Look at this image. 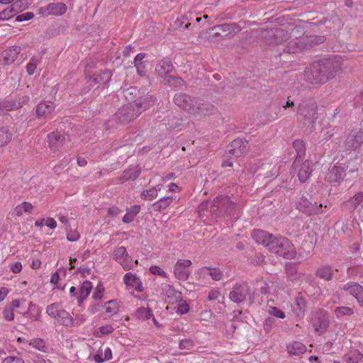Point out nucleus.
<instances>
[{"label":"nucleus","mask_w":363,"mask_h":363,"mask_svg":"<svg viewBox=\"0 0 363 363\" xmlns=\"http://www.w3.org/2000/svg\"><path fill=\"white\" fill-rule=\"evenodd\" d=\"M340 69L338 62L322 59L313 62L305 69L303 79L312 84H323L334 78Z\"/></svg>","instance_id":"1"},{"label":"nucleus","mask_w":363,"mask_h":363,"mask_svg":"<svg viewBox=\"0 0 363 363\" xmlns=\"http://www.w3.org/2000/svg\"><path fill=\"white\" fill-rule=\"evenodd\" d=\"M173 101L180 109L196 116H210L217 111V108L210 102L182 92L176 94Z\"/></svg>","instance_id":"2"},{"label":"nucleus","mask_w":363,"mask_h":363,"mask_svg":"<svg viewBox=\"0 0 363 363\" xmlns=\"http://www.w3.org/2000/svg\"><path fill=\"white\" fill-rule=\"evenodd\" d=\"M156 99L153 95L140 96L133 102L121 107L114 116L115 120L121 123L133 121L143 111L152 106Z\"/></svg>","instance_id":"3"},{"label":"nucleus","mask_w":363,"mask_h":363,"mask_svg":"<svg viewBox=\"0 0 363 363\" xmlns=\"http://www.w3.org/2000/svg\"><path fill=\"white\" fill-rule=\"evenodd\" d=\"M199 211L209 210L212 214L218 217H227L230 220H237L240 217L238 206L230 200L228 196H217L213 201H206L199 206Z\"/></svg>","instance_id":"4"},{"label":"nucleus","mask_w":363,"mask_h":363,"mask_svg":"<svg viewBox=\"0 0 363 363\" xmlns=\"http://www.w3.org/2000/svg\"><path fill=\"white\" fill-rule=\"evenodd\" d=\"M318 104L313 97H304L298 104L297 121L302 128L309 133L315 130V123L318 118Z\"/></svg>","instance_id":"5"},{"label":"nucleus","mask_w":363,"mask_h":363,"mask_svg":"<svg viewBox=\"0 0 363 363\" xmlns=\"http://www.w3.org/2000/svg\"><path fill=\"white\" fill-rule=\"evenodd\" d=\"M268 250L285 259H292L296 256L294 245L287 238L275 237L268 243Z\"/></svg>","instance_id":"6"},{"label":"nucleus","mask_w":363,"mask_h":363,"mask_svg":"<svg viewBox=\"0 0 363 363\" xmlns=\"http://www.w3.org/2000/svg\"><path fill=\"white\" fill-rule=\"evenodd\" d=\"M248 147L247 140L237 138L233 140L226 147L225 157H239L246 152Z\"/></svg>","instance_id":"7"},{"label":"nucleus","mask_w":363,"mask_h":363,"mask_svg":"<svg viewBox=\"0 0 363 363\" xmlns=\"http://www.w3.org/2000/svg\"><path fill=\"white\" fill-rule=\"evenodd\" d=\"M250 294V288L247 283L236 284L230 292V299L236 303L243 302Z\"/></svg>","instance_id":"8"},{"label":"nucleus","mask_w":363,"mask_h":363,"mask_svg":"<svg viewBox=\"0 0 363 363\" xmlns=\"http://www.w3.org/2000/svg\"><path fill=\"white\" fill-rule=\"evenodd\" d=\"M322 208V204L317 205L316 202L313 203L303 196L301 197L297 205V208L300 211L308 216L321 213L323 212Z\"/></svg>","instance_id":"9"},{"label":"nucleus","mask_w":363,"mask_h":363,"mask_svg":"<svg viewBox=\"0 0 363 363\" xmlns=\"http://www.w3.org/2000/svg\"><path fill=\"white\" fill-rule=\"evenodd\" d=\"M113 258L121 264L125 270H129L133 267V259L123 246L118 247L115 249Z\"/></svg>","instance_id":"10"},{"label":"nucleus","mask_w":363,"mask_h":363,"mask_svg":"<svg viewBox=\"0 0 363 363\" xmlns=\"http://www.w3.org/2000/svg\"><path fill=\"white\" fill-rule=\"evenodd\" d=\"M112 77V72L109 69L101 70L97 73H94L89 76L87 80L89 86H94V85H105L109 82Z\"/></svg>","instance_id":"11"},{"label":"nucleus","mask_w":363,"mask_h":363,"mask_svg":"<svg viewBox=\"0 0 363 363\" xmlns=\"http://www.w3.org/2000/svg\"><path fill=\"white\" fill-rule=\"evenodd\" d=\"M307 48V40L305 37L293 39L287 43L283 48L285 53H296Z\"/></svg>","instance_id":"12"},{"label":"nucleus","mask_w":363,"mask_h":363,"mask_svg":"<svg viewBox=\"0 0 363 363\" xmlns=\"http://www.w3.org/2000/svg\"><path fill=\"white\" fill-rule=\"evenodd\" d=\"M191 264L189 259H179L174 268L175 277L180 280H186L189 279L190 272L188 269Z\"/></svg>","instance_id":"13"},{"label":"nucleus","mask_w":363,"mask_h":363,"mask_svg":"<svg viewBox=\"0 0 363 363\" xmlns=\"http://www.w3.org/2000/svg\"><path fill=\"white\" fill-rule=\"evenodd\" d=\"M174 68V67L172 62L169 60L164 58L156 65L155 72L157 74L158 77L164 80L170 75V73L173 71Z\"/></svg>","instance_id":"14"},{"label":"nucleus","mask_w":363,"mask_h":363,"mask_svg":"<svg viewBox=\"0 0 363 363\" xmlns=\"http://www.w3.org/2000/svg\"><path fill=\"white\" fill-rule=\"evenodd\" d=\"M65 135L59 131H53L48 135L49 147L53 151H57L65 141Z\"/></svg>","instance_id":"15"},{"label":"nucleus","mask_w":363,"mask_h":363,"mask_svg":"<svg viewBox=\"0 0 363 363\" xmlns=\"http://www.w3.org/2000/svg\"><path fill=\"white\" fill-rule=\"evenodd\" d=\"M141 173V168L139 165L130 166L128 169L123 171L122 175L117 178L118 183L123 184L128 180L136 179Z\"/></svg>","instance_id":"16"},{"label":"nucleus","mask_w":363,"mask_h":363,"mask_svg":"<svg viewBox=\"0 0 363 363\" xmlns=\"http://www.w3.org/2000/svg\"><path fill=\"white\" fill-rule=\"evenodd\" d=\"M253 239L259 244H262L268 250V243H270L274 236L267 231L257 229L252 233Z\"/></svg>","instance_id":"17"},{"label":"nucleus","mask_w":363,"mask_h":363,"mask_svg":"<svg viewBox=\"0 0 363 363\" xmlns=\"http://www.w3.org/2000/svg\"><path fill=\"white\" fill-rule=\"evenodd\" d=\"M347 167H343L341 165H335L328 174V179L330 182H340L344 180L347 173L346 171Z\"/></svg>","instance_id":"18"},{"label":"nucleus","mask_w":363,"mask_h":363,"mask_svg":"<svg viewBox=\"0 0 363 363\" xmlns=\"http://www.w3.org/2000/svg\"><path fill=\"white\" fill-rule=\"evenodd\" d=\"M363 143V132L361 130L355 131L350 134L345 140L346 147L355 150L358 148Z\"/></svg>","instance_id":"19"},{"label":"nucleus","mask_w":363,"mask_h":363,"mask_svg":"<svg viewBox=\"0 0 363 363\" xmlns=\"http://www.w3.org/2000/svg\"><path fill=\"white\" fill-rule=\"evenodd\" d=\"M330 320L328 315L325 313L321 314L313 323L315 332L321 335L324 334L328 328Z\"/></svg>","instance_id":"20"},{"label":"nucleus","mask_w":363,"mask_h":363,"mask_svg":"<svg viewBox=\"0 0 363 363\" xmlns=\"http://www.w3.org/2000/svg\"><path fill=\"white\" fill-rule=\"evenodd\" d=\"M21 52V47L16 46L11 47L9 49L5 50L1 53L2 62L5 65H9L13 63L15 60L18 57V54Z\"/></svg>","instance_id":"21"},{"label":"nucleus","mask_w":363,"mask_h":363,"mask_svg":"<svg viewBox=\"0 0 363 363\" xmlns=\"http://www.w3.org/2000/svg\"><path fill=\"white\" fill-rule=\"evenodd\" d=\"M20 304V301L16 299L12 301L9 304L6 305L3 311L4 318L8 321L13 320L15 312L17 308H19Z\"/></svg>","instance_id":"22"},{"label":"nucleus","mask_w":363,"mask_h":363,"mask_svg":"<svg viewBox=\"0 0 363 363\" xmlns=\"http://www.w3.org/2000/svg\"><path fill=\"white\" fill-rule=\"evenodd\" d=\"M48 15L61 16L67 11V6L64 3H50L47 6Z\"/></svg>","instance_id":"23"},{"label":"nucleus","mask_w":363,"mask_h":363,"mask_svg":"<svg viewBox=\"0 0 363 363\" xmlns=\"http://www.w3.org/2000/svg\"><path fill=\"white\" fill-rule=\"evenodd\" d=\"M55 109V104L50 101H43L37 106L36 114L38 116H48Z\"/></svg>","instance_id":"24"},{"label":"nucleus","mask_w":363,"mask_h":363,"mask_svg":"<svg viewBox=\"0 0 363 363\" xmlns=\"http://www.w3.org/2000/svg\"><path fill=\"white\" fill-rule=\"evenodd\" d=\"M312 163L306 160L303 162L299 169L298 177L301 182H305L308 180L311 174Z\"/></svg>","instance_id":"25"},{"label":"nucleus","mask_w":363,"mask_h":363,"mask_svg":"<svg viewBox=\"0 0 363 363\" xmlns=\"http://www.w3.org/2000/svg\"><path fill=\"white\" fill-rule=\"evenodd\" d=\"M315 276L325 281H330L333 278V270L330 266H321L317 269Z\"/></svg>","instance_id":"26"},{"label":"nucleus","mask_w":363,"mask_h":363,"mask_svg":"<svg viewBox=\"0 0 363 363\" xmlns=\"http://www.w3.org/2000/svg\"><path fill=\"white\" fill-rule=\"evenodd\" d=\"M285 270L289 279L291 281H297L301 279V274H298L296 263H287L285 265Z\"/></svg>","instance_id":"27"},{"label":"nucleus","mask_w":363,"mask_h":363,"mask_svg":"<svg viewBox=\"0 0 363 363\" xmlns=\"http://www.w3.org/2000/svg\"><path fill=\"white\" fill-rule=\"evenodd\" d=\"M123 280L126 285L135 287L138 291H141L143 290L141 281L135 274H133L132 273H127L125 274Z\"/></svg>","instance_id":"28"},{"label":"nucleus","mask_w":363,"mask_h":363,"mask_svg":"<svg viewBox=\"0 0 363 363\" xmlns=\"http://www.w3.org/2000/svg\"><path fill=\"white\" fill-rule=\"evenodd\" d=\"M363 201V192L359 191L353 196L350 200L345 203V206L350 211H354Z\"/></svg>","instance_id":"29"},{"label":"nucleus","mask_w":363,"mask_h":363,"mask_svg":"<svg viewBox=\"0 0 363 363\" xmlns=\"http://www.w3.org/2000/svg\"><path fill=\"white\" fill-rule=\"evenodd\" d=\"M293 147L297 153L296 160L293 163V165H296V163L301 161L302 157L305 155L306 147L303 141L301 140H296L293 143Z\"/></svg>","instance_id":"30"},{"label":"nucleus","mask_w":363,"mask_h":363,"mask_svg":"<svg viewBox=\"0 0 363 363\" xmlns=\"http://www.w3.org/2000/svg\"><path fill=\"white\" fill-rule=\"evenodd\" d=\"M343 289L355 297V298L363 292V287L356 282L347 283L344 286Z\"/></svg>","instance_id":"31"},{"label":"nucleus","mask_w":363,"mask_h":363,"mask_svg":"<svg viewBox=\"0 0 363 363\" xmlns=\"http://www.w3.org/2000/svg\"><path fill=\"white\" fill-rule=\"evenodd\" d=\"M91 289L92 284L91 281H85L83 282L79 289V295L77 296V301L79 304L89 296Z\"/></svg>","instance_id":"32"},{"label":"nucleus","mask_w":363,"mask_h":363,"mask_svg":"<svg viewBox=\"0 0 363 363\" xmlns=\"http://www.w3.org/2000/svg\"><path fill=\"white\" fill-rule=\"evenodd\" d=\"M290 354L298 355L303 354L306 351V346L300 342H294L287 347Z\"/></svg>","instance_id":"33"},{"label":"nucleus","mask_w":363,"mask_h":363,"mask_svg":"<svg viewBox=\"0 0 363 363\" xmlns=\"http://www.w3.org/2000/svg\"><path fill=\"white\" fill-rule=\"evenodd\" d=\"M163 82L175 88L181 87L186 84L185 81L181 77H177L171 74L163 80Z\"/></svg>","instance_id":"34"},{"label":"nucleus","mask_w":363,"mask_h":363,"mask_svg":"<svg viewBox=\"0 0 363 363\" xmlns=\"http://www.w3.org/2000/svg\"><path fill=\"white\" fill-rule=\"evenodd\" d=\"M19 2H21V0H18L16 4H12L10 7L1 11L0 12V19L1 20H11L12 18V17H13L16 15V13H17L16 6H17V5Z\"/></svg>","instance_id":"35"},{"label":"nucleus","mask_w":363,"mask_h":363,"mask_svg":"<svg viewBox=\"0 0 363 363\" xmlns=\"http://www.w3.org/2000/svg\"><path fill=\"white\" fill-rule=\"evenodd\" d=\"M173 201L172 196H165L153 203L155 211H160L168 207Z\"/></svg>","instance_id":"36"},{"label":"nucleus","mask_w":363,"mask_h":363,"mask_svg":"<svg viewBox=\"0 0 363 363\" xmlns=\"http://www.w3.org/2000/svg\"><path fill=\"white\" fill-rule=\"evenodd\" d=\"M56 319L58 320L60 324L65 326H70L73 323L72 318L70 317L69 313L63 309L60 310Z\"/></svg>","instance_id":"37"},{"label":"nucleus","mask_w":363,"mask_h":363,"mask_svg":"<svg viewBox=\"0 0 363 363\" xmlns=\"http://www.w3.org/2000/svg\"><path fill=\"white\" fill-rule=\"evenodd\" d=\"M202 270H206L208 272L207 274L215 281L220 280L223 276V272L219 268L204 267L202 268Z\"/></svg>","instance_id":"38"},{"label":"nucleus","mask_w":363,"mask_h":363,"mask_svg":"<svg viewBox=\"0 0 363 363\" xmlns=\"http://www.w3.org/2000/svg\"><path fill=\"white\" fill-rule=\"evenodd\" d=\"M135 316L142 320H147L153 316L150 308L140 307L135 311Z\"/></svg>","instance_id":"39"},{"label":"nucleus","mask_w":363,"mask_h":363,"mask_svg":"<svg viewBox=\"0 0 363 363\" xmlns=\"http://www.w3.org/2000/svg\"><path fill=\"white\" fill-rule=\"evenodd\" d=\"M274 38L277 43H282L289 38V33L287 30L282 28H277L274 33Z\"/></svg>","instance_id":"40"},{"label":"nucleus","mask_w":363,"mask_h":363,"mask_svg":"<svg viewBox=\"0 0 363 363\" xmlns=\"http://www.w3.org/2000/svg\"><path fill=\"white\" fill-rule=\"evenodd\" d=\"M306 308V301L303 297L298 296L295 299L294 311L298 315H303Z\"/></svg>","instance_id":"41"},{"label":"nucleus","mask_w":363,"mask_h":363,"mask_svg":"<svg viewBox=\"0 0 363 363\" xmlns=\"http://www.w3.org/2000/svg\"><path fill=\"white\" fill-rule=\"evenodd\" d=\"M29 345L32 346L33 347L35 348L36 350L45 352L47 346L45 344V341L42 338H34L32 339L30 342Z\"/></svg>","instance_id":"42"},{"label":"nucleus","mask_w":363,"mask_h":363,"mask_svg":"<svg viewBox=\"0 0 363 363\" xmlns=\"http://www.w3.org/2000/svg\"><path fill=\"white\" fill-rule=\"evenodd\" d=\"M363 357V355L358 351L354 350L344 357L345 361L348 363H357Z\"/></svg>","instance_id":"43"},{"label":"nucleus","mask_w":363,"mask_h":363,"mask_svg":"<svg viewBox=\"0 0 363 363\" xmlns=\"http://www.w3.org/2000/svg\"><path fill=\"white\" fill-rule=\"evenodd\" d=\"M25 315H28L33 320H38L40 316V310L36 305L30 303L28 311L24 313Z\"/></svg>","instance_id":"44"},{"label":"nucleus","mask_w":363,"mask_h":363,"mask_svg":"<svg viewBox=\"0 0 363 363\" xmlns=\"http://www.w3.org/2000/svg\"><path fill=\"white\" fill-rule=\"evenodd\" d=\"M336 316L340 318L345 315H352L354 311L352 308L347 306H339L335 309Z\"/></svg>","instance_id":"45"},{"label":"nucleus","mask_w":363,"mask_h":363,"mask_svg":"<svg viewBox=\"0 0 363 363\" xmlns=\"http://www.w3.org/2000/svg\"><path fill=\"white\" fill-rule=\"evenodd\" d=\"M40 62V60L38 57H33L30 59L29 63L26 66V72L29 75H32L37 65Z\"/></svg>","instance_id":"46"},{"label":"nucleus","mask_w":363,"mask_h":363,"mask_svg":"<svg viewBox=\"0 0 363 363\" xmlns=\"http://www.w3.org/2000/svg\"><path fill=\"white\" fill-rule=\"evenodd\" d=\"M18 106L16 102L11 100L0 102V109L2 111H10L17 108Z\"/></svg>","instance_id":"47"},{"label":"nucleus","mask_w":363,"mask_h":363,"mask_svg":"<svg viewBox=\"0 0 363 363\" xmlns=\"http://www.w3.org/2000/svg\"><path fill=\"white\" fill-rule=\"evenodd\" d=\"M108 306L106 307V312L107 313L115 314L118 311V304L116 300H111L106 302Z\"/></svg>","instance_id":"48"},{"label":"nucleus","mask_w":363,"mask_h":363,"mask_svg":"<svg viewBox=\"0 0 363 363\" xmlns=\"http://www.w3.org/2000/svg\"><path fill=\"white\" fill-rule=\"evenodd\" d=\"M213 30H216V35H220L222 33H225V36L229 35V26L228 23H223L220 25L216 26L213 28Z\"/></svg>","instance_id":"49"},{"label":"nucleus","mask_w":363,"mask_h":363,"mask_svg":"<svg viewBox=\"0 0 363 363\" xmlns=\"http://www.w3.org/2000/svg\"><path fill=\"white\" fill-rule=\"evenodd\" d=\"M114 330V328L111 325H106L104 326H101L99 328L98 331H96V333L98 334L100 333V335H97L98 337H101L102 335H107L111 333H112Z\"/></svg>","instance_id":"50"},{"label":"nucleus","mask_w":363,"mask_h":363,"mask_svg":"<svg viewBox=\"0 0 363 363\" xmlns=\"http://www.w3.org/2000/svg\"><path fill=\"white\" fill-rule=\"evenodd\" d=\"M157 196V188H152L148 190L144 191L142 193V196L147 199L148 200H152L155 199Z\"/></svg>","instance_id":"51"},{"label":"nucleus","mask_w":363,"mask_h":363,"mask_svg":"<svg viewBox=\"0 0 363 363\" xmlns=\"http://www.w3.org/2000/svg\"><path fill=\"white\" fill-rule=\"evenodd\" d=\"M268 312L270 315H272L274 317L281 318V319L285 318V313L281 310H280L279 308H278L277 307L271 306L269 308Z\"/></svg>","instance_id":"52"},{"label":"nucleus","mask_w":363,"mask_h":363,"mask_svg":"<svg viewBox=\"0 0 363 363\" xmlns=\"http://www.w3.org/2000/svg\"><path fill=\"white\" fill-rule=\"evenodd\" d=\"M59 311H60V310L57 308V305L55 303H52V304L48 306L46 309L47 313L50 316H51L55 319L57 317Z\"/></svg>","instance_id":"53"},{"label":"nucleus","mask_w":363,"mask_h":363,"mask_svg":"<svg viewBox=\"0 0 363 363\" xmlns=\"http://www.w3.org/2000/svg\"><path fill=\"white\" fill-rule=\"evenodd\" d=\"M150 272L154 275H160L162 277H167L166 272L158 266H152L150 268Z\"/></svg>","instance_id":"54"},{"label":"nucleus","mask_w":363,"mask_h":363,"mask_svg":"<svg viewBox=\"0 0 363 363\" xmlns=\"http://www.w3.org/2000/svg\"><path fill=\"white\" fill-rule=\"evenodd\" d=\"M273 286V282L269 281V282H264V285L260 287V293L262 294H269L271 293L270 289Z\"/></svg>","instance_id":"55"},{"label":"nucleus","mask_w":363,"mask_h":363,"mask_svg":"<svg viewBox=\"0 0 363 363\" xmlns=\"http://www.w3.org/2000/svg\"><path fill=\"white\" fill-rule=\"evenodd\" d=\"M194 345L193 340L191 339H184L179 342V347L181 349H189Z\"/></svg>","instance_id":"56"},{"label":"nucleus","mask_w":363,"mask_h":363,"mask_svg":"<svg viewBox=\"0 0 363 363\" xmlns=\"http://www.w3.org/2000/svg\"><path fill=\"white\" fill-rule=\"evenodd\" d=\"M229 26V35L230 34H235L241 30V26L238 25V23H228Z\"/></svg>","instance_id":"57"},{"label":"nucleus","mask_w":363,"mask_h":363,"mask_svg":"<svg viewBox=\"0 0 363 363\" xmlns=\"http://www.w3.org/2000/svg\"><path fill=\"white\" fill-rule=\"evenodd\" d=\"M104 289L101 284H98L96 290L93 294V298L96 300L101 299L102 297V292L104 291Z\"/></svg>","instance_id":"58"},{"label":"nucleus","mask_w":363,"mask_h":363,"mask_svg":"<svg viewBox=\"0 0 363 363\" xmlns=\"http://www.w3.org/2000/svg\"><path fill=\"white\" fill-rule=\"evenodd\" d=\"M2 363H23V360L17 357L9 356L6 357Z\"/></svg>","instance_id":"59"},{"label":"nucleus","mask_w":363,"mask_h":363,"mask_svg":"<svg viewBox=\"0 0 363 363\" xmlns=\"http://www.w3.org/2000/svg\"><path fill=\"white\" fill-rule=\"evenodd\" d=\"M123 92L125 98L129 101H132L133 100V97H132V96L133 95L134 93L137 92V89L135 88H129L125 89Z\"/></svg>","instance_id":"60"},{"label":"nucleus","mask_w":363,"mask_h":363,"mask_svg":"<svg viewBox=\"0 0 363 363\" xmlns=\"http://www.w3.org/2000/svg\"><path fill=\"white\" fill-rule=\"evenodd\" d=\"M67 238L70 242H74L79 240V234L77 231H70L67 233Z\"/></svg>","instance_id":"61"},{"label":"nucleus","mask_w":363,"mask_h":363,"mask_svg":"<svg viewBox=\"0 0 363 363\" xmlns=\"http://www.w3.org/2000/svg\"><path fill=\"white\" fill-rule=\"evenodd\" d=\"M145 57V54L140 52L138 53L134 59V65H143V60Z\"/></svg>","instance_id":"62"},{"label":"nucleus","mask_w":363,"mask_h":363,"mask_svg":"<svg viewBox=\"0 0 363 363\" xmlns=\"http://www.w3.org/2000/svg\"><path fill=\"white\" fill-rule=\"evenodd\" d=\"M274 323V319L273 318H270V317L267 318L264 320V329L267 333H268L270 330L271 327Z\"/></svg>","instance_id":"63"},{"label":"nucleus","mask_w":363,"mask_h":363,"mask_svg":"<svg viewBox=\"0 0 363 363\" xmlns=\"http://www.w3.org/2000/svg\"><path fill=\"white\" fill-rule=\"evenodd\" d=\"M189 311V306L187 303H186V302H184L178 307L177 312L180 314H184L186 313Z\"/></svg>","instance_id":"64"}]
</instances>
